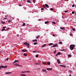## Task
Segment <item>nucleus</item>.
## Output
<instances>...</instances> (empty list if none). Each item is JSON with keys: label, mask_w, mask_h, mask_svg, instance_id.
<instances>
[{"label": "nucleus", "mask_w": 76, "mask_h": 76, "mask_svg": "<svg viewBox=\"0 0 76 76\" xmlns=\"http://www.w3.org/2000/svg\"><path fill=\"white\" fill-rule=\"evenodd\" d=\"M39 21L41 20L39 19Z\"/></svg>", "instance_id": "e2e57ef3"}, {"label": "nucleus", "mask_w": 76, "mask_h": 76, "mask_svg": "<svg viewBox=\"0 0 76 76\" xmlns=\"http://www.w3.org/2000/svg\"><path fill=\"white\" fill-rule=\"evenodd\" d=\"M47 63L48 64V65H50V62H47Z\"/></svg>", "instance_id": "393cba45"}, {"label": "nucleus", "mask_w": 76, "mask_h": 76, "mask_svg": "<svg viewBox=\"0 0 76 76\" xmlns=\"http://www.w3.org/2000/svg\"><path fill=\"white\" fill-rule=\"evenodd\" d=\"M17 0V1H18V0Z\"/></svg>", "instance_id": "69168bd1"}, {"label": "nucleus", "mask_w": 76, "mask_h": 76, "mask_svg": "<svg viewBox=\"0 0 76 76\" xmlns=\"http://www.w3.org/2000/svg\"><path fill=\"white\" fill-rule=\"evenodd\" d=\"M6 74H10V72H5Z\"/></svg>", "instance_id": "c756f323"}, {"label": "nucleus", "mask_w": 76, "mask_h": 76, "mask_svg": "<svg viewBox=\"0 0 76 76\" xmlns=\"http://www.w3.org/2000/svg\"><path fill=\"white\" fill-rule=\"evenodd\" d=\"M57 62L58 64H60V60H59V59H57Z\"/></svg>", "instance_id": "423d86ee"}, {"label": "nucleus", "mask_w": 76, "mask_h": 76, "mask_svg": "<svg viewBox=\"0 0 76 76\" xmlns=\"http://www.w3.org/2000/svg\"><path fill=\"white\" fill-rule=\"evenodd\" d=\"M69 76H72V75H69Z\"/></svg>", "instance_id": "680f3d73"}, {"label": "nucleus", "mask_w": 76, "mask_h": 76, "mask_svg": "<svg viewBox=\"0 0 76 76\" xmlns=\"http://www.w3.org/2000/svg\"><path fill=\"white\" fill-rule=\"evenodd\" d=\"M56 50H55L54 51V53L55 54H56Z\"/></svg>", "instance_id": "ea45409f"}, {"label": "nucleus", "mask_w": 76, "mask_h": 76, "mask_svg": "<svg viewBox=\"0 0 76 76\" xmlns=\"http://www.w3.org/2000/svg\"><path fill=\"white\" fill-rule=\"evenodd\" d=\"M68 57H72V55H69L68 56Z\"/></svg>", "instance_id": "b1692460"}, {"label": "nucleus", "mask_w": 76, "mask_h": 76, "mask_svg": "<svg viewBox=\"0 0 76 76\" xmlns=\"http://www.w3.org/2000/svg\"><path fill=\"white\" fill-rule=\"evenodd\" d=\"M48 22H49L48 21H46L45 22V24H47V23H48Z\"/></svg>", "instance_id": "a211bd4d"}, {"label": "nucleus", "mask_w": 76, "mask_h": 76, "mask_svg": "<svg viewBox=\"0 0 76 76\" xmlns=\"http://www.w3.org/2000/svg\"><path fill=\"white\" fill-rule=\"evenodd\" d=\"M38 42H35L34 43V45H36L37 44Z\"/></svg>", "instance_id": "f3484780"}, {"label": "nucleus", "mask_w": 76, "mask_h": 76, "mask_svg": "<svg viewBox=\"0 0 76 76\" xmlns=\"http://www.w3.org/2000/svg\"><path fill=\"white\" fill-rule=\"evenodd\" d=\"M59 44H62V42H59Z\"/></svg>", "instance_id": "bb28decb"}, {"label": "nucleus", "mask_w": 76, "mask_h": 76, "mask_svg": "<svg viewBox=\"0 0 76 76\" xmlns=\"http://www.w3.org/2000/svg\"><path fill=\"white\" fill-rule=\"evenodd\" d=\"M60 29H62V30H64L65 29V28H64V27H60Z\"/></svg>", "instance_id": "0eeeda50"}, {"label": "nucleus", "mask_w": 76, "mask_h": 76, "mask_svg": "<svg viewBox=\"0 0 76 76\" xmlns=\"http://www.w3.org/2000/svg\"><path fill=\"white\" fill-rule=\"evenodd\" d=\"M8 22H11V20H8Z\"/></svg>", "instance_id": "3c124183"}, {"label": "nucleus", "mask_w": 76, "mask_h": 76, "mask_svg": "<svg viewBox=\"0 0 76 76\" xmlns=\"http://www.w3.org/2000/svg\"><path fill=\"white\" fill-rule=\"evenodd\" d=\"M55 47H57L58 46V45L57 44H56L55 45Z\"/></svg>", "instance_id": "2f4dec72"}, {"label": "nucleus", "mask_w": 76, "mask_h": 76, "mask_svg": "<svg viewBox=\"0 0 76 76\" xmlns=\"http://www.w3.org/2000/svg\"><path fill=\"white\" fill-rule=\"evenodd\" d=\"M22 73H30V71H25L24 72H22Z\"/></svg>", "instance_id": "20e7f679"}, {"label": "nucleus", "mask_w": 76, "mask_h": 76, "mask_svg": "<svg viewBox=\"0 0 76 76\" xmlns=\"http://www.w3.org/2000/svg\"><path fill=\"white\" fill-rule=\"evenodd\" d=\"M22 52H27L28 50H25V49H23L22 50Z\"/></svg>", "instance_id": "39448f33"}, {"label": "nucleus", "mask_w": 76, "mask_h": 76, "mask_svg": "<svg viewBox=\"0 0 76 76\" xmlns=\"http://www.w3.org/2000/svg\"><path fill=\"white\" fill-rule=\"evenodd\" d=\"M20 6H22V5H19Z\"/></svg>", "instance_id": "bf43d9fd"}, {"label": "nucleus", "mask_w": 76, "mask_h": 76, "mask_svg": "<svg viewBox=\"0 0 76 76\" xmlns=\"http://www.w3.org/2000/svg\"><path fill=\"white\" fill-rule=\"evenodd\" d=\"M37 39L33 40V42H37Z\"/></svg>", "instance_id": "2eb2a0df"}, {"label": "nucleus", "mask_w": 76, "mask_h": 76, "mask_svg": "<svg viewBox=\"0 0 76 76\" xmlns=\"http://www.w3.org/2000/svg\"><path fill=\"white\" fill-rule=\"evenodd\" d=\"M25 23H24L23 24V26H25Z\"/></svg>", "instance_id": "e433bc0d"}, {"label": "nucleus", "mask_w": 76, "mask_h": 76, "mask_svg": "<svg viewBox=\"0 0 76 76\" xmlns=\"http://www.w3.org/2000/svg\"><path fill=\"white\" fill-rule=\"evenodd\" d=\"M9 60V58H7V60Z\"/></svg>", "instance_id": "6e6d98bb"}, {"label": "nucleus", "mask_w": 76, "mask_h": 76, "mask_svg": "<svg viewBox=\"0 0 76 76\" xmlns=\"http://www.w3.org/2000/svg\"><path fill=\"white\" fill-rule=\"evenodd\" d=\"M1 23H2V24H4V23H5V22H1Z\"/></svg>", "instance_id": "5701e85b"}, {"label": "nucleus", "mask_w": 76, "mask_h": 76, "mask_svg": "<svg viewBox=\"0 0 76 76\" xmlns=\"http://www.w3.org/2000/svg\"><path fill=\"white\" fill-rule=\"evenodd\" d=\"M72 7H75V4L72 5Z\"/></svg>", "instance_id": "a19ab883"}, {"label": "nucleus", "mask_w": 76, "mask_h": 76, "mask_svg": "<svg viewBox=\"0 0 76 76\" xmlns=\"http://www.w3.org/2000/svg\"><path fill=\"white\" fill-rule=\"evenodd\" d=\"M58 55H60L61 54V53L59 52L58 53Z\"/></svg>", "instance_id": "c85d7f7f"}, {"label": "nucleus", "mask_w": 76, "mask_h": 76, "mask_svg": "<svg viewBox=\"0 0 76 76\" xmlns=\"http://www.w3.org/2000/svg\"><path fill=\"white\" fill-rule=\"evenodd\" d=\"M53 47H56V46H55V45L53 44V46H52Z\"/></svg>", "instance_id": "72a5a7b5"}, {"label": "nucleus", "mask_w": 76, "mask_h": 76, "mask_svg": "<svg viewBox=\"0 0 76 76\" xmlns=\"http://www.w3.org/2000/svg\"><path fill=\"white\" fill-rule=\"evenodd\" d=\"M45 6H46V7H47L48 8L49 7V6H48V5H47V4H45Z\"/></svg>", "instance_id": "9d476101"}, {"label": "nucleus", "mask_w": 76, "mask_h": 76, "mask_svg": "<svg viewBox=\"0 0 76 76\" xmlns=\"http://www.w3.org/2000/svg\"><path fill=\"white\" fill-rule=\"evenodd\" d=\"M33 53H37V51H33Z\"/></svg>", "instance_id": "37998d69"}, {"label": "nucleus", "mask_w": 76, "mask_h": 76, "mask_svg": "<svg viewBox=\"0 0 76 76\" xmlns=\"http://www.w3.org/2000/svg\"><path fill=\"white\" fill-rule=\"evenodd\" d=\"M60 66H61L62 67H64L65 68H66V66L64 65H60Z\"/></svg>", "instance_id": "ddd939ff"}, {"label": "nucleus", "mask_w": 76, "mask_h": 76, "mask_svg": "<svg viewBox=\"0 0 76 76\" xmlns=\"http://www.w3.org/2000/svg\"><path fill=\"white\" fill-rule=\"evenodd\" d=\"M72 31H75V29L74 28H72Z\"/></svg>", "instance_id": "473e14b6"}, {"label": "nucleus", "mask_w": 76, "mask_h": 76, "mask_svg": "<svg viewBox=\"0 0 76 76\" xmlns=\"http://www.w3.org/2000/svg\"><path fill=\"white\" fill-rule=\"evenodd\" d=\"M7 19V18H6V17L5 18H4V20H6Z\"/></svg>", "instance_id": "4c0bfd02"}, {"label": "nucleus", "mask_w": 76, "mask_h": 76, "mask_svg": "<svg viewBox=\"0 0 76 76\" xmlns=\"http://www.w3.org/2000/svg\"><path fill=\"white\" fill-rule=\"evenodd\" d=\"M47 70H51V69L50 68H48L46 69Z\"/></svg>", "instance_id": "dca6fc26"}, {"label": "nucleus", "mask_w": 76, "mask_h": 76, "mask_svg": "<svg viewBox=\"0 0 76 76\" xmlns=\"http://www.w3.org/2000/svg\"><path fill=\"white\" fill-rule=\"evenodd\" d=\"M6 28V26H4L3 28V29H5V28Z\"/></svg>", "instance_id": "58836bf2"}, {"label": "nucleus", "mask_w": 76, "mask_h": 76, "mask_svg": "<svg viewBox=\"0 0 76 76\" xmlns=\"http://www.w3.org/2000/svg\"><path fill=\"white\" fill-rule=\"evenodd\" d=\"M70 35H71V36H72V34H70Z\"/></svg>", "instance_id": "0e129e2a"}, {"label": "nucleus", "mask_w": 76, "mask_h": 76, "mask_svg": "<svg viewBox=\"0 0 76 76\" xmlns=\"http://www.w3.org/2000/svg\"><path fill=\"white\" fill-rule=\"evenodd\" d=\"M72 14H74V13H75V12L73 11L72 12Z\"/></svg>", "instance_id": "a18cd8bd"}, {"label": "nucleus", "mask_w": 76, "mask_h": 76, "mask_svg": "<svg viewBox=\"0 0 76 76\" xmlns=\"http://www.w3.org/2000/svg\"><path fill=\"white\" fill-rule=\"evenodd\" d=\"M42 64H45V65H47V63H45V62H43L42 63Z\"/></svg>", "instance_id": "9b49d317"}, {"label": "nucleus", "mask_w": 76, "mask_h": 76, "mask_svg": "<svg viewBox=\"0 0 76 76\" xmlns=\"http://www.w3.org/2000/svg\"><path fill=\"white\" fill-rule=\"evenodd\" d=\"M52 23H53V24H56V23H55V22L53 21L52 22Z\"/></svg>", "instance_id": "c9c22d12"}, {"label": "nucleus", "mask_w": 76, "mask_h": 76, "mask_svg": "<svg viewBox=\"0 0 76 76\" xmlns=\"http://www.w3.org/2000/svg\"><path fill=\"white\" fill-rule=\"evenodd\" d=\"M18 67H21L22 66H21L19 64H18Z\"/></svg>", "instance_id": "c03bdc74"}, {"label": "nucleus", "mask_w": 76, "mask_h": 76, "mask_svg": "<svg viewBox=\"0 0 76 76\" xmlns=\"http://www.w3.org/2000/svg\"><path fill=\"white\" fill-rule=\"evenodd\" d=\"M16 62H19L18 61V60H15L14 62H13V63H16Z\"/></svg>", "instance_id": "6e6552de"}, {"label": "nucleus", "mask_w": 76, "mask_h": 76, "mask_svg": "<svg viewBox=\"0 0 76 76\" xmlns=\"http://www.w3.org/2000/svg\"><path fill=\"white\" fill-rule=\"evenodd\" d=\"M20 76H26V75H23V74H21L20 75Z\"/></svg>", "instance_id": "a878e982"}, {"label": "nucleus", "mask_w": 76, "mask_h": 76, "mask_svg": "<svg viewBox=\"0 0 76 76\" xmlns=\"http://www.w3.org/2000/svg\"><path fill=\"white\" fill-rule=\"evenodd\" d=\"M5 61H6V59H5Z\"/></svg>", "instance_id": "338daca9"}, {"label": "nucleus", "mask_w": 76, "mask_h": 76, "mask_svg": "<svg viewBox=\"0 0 76 76\" xmlns=\"http://www.w3.org/2000/svg\"><path fill=\"white\" fill-rule=\"evenodd\" d=\"M67 12H68V11H65V13H67Z\"/></svg>", "instance_id": "de8ad7c7"}, {"label": "nucleus", "mask_w": 76, "mask_h": 76, "mask_svg": "<svg viewBox=\"0 0 76 76\" xmlns=\"http://www.w3.org/2000/svg\"><path fill=\"white\" fill-rule=\"evenodd\" d=\"M58 53L56 55V56H58Z\"/></svg>", "instance_id": "603ef678"}, {"label": "nucleus", "mask_w": 76, "mask_h": 76, "mask_svg": "<svg viewBox=\"0 0 76 76\" xmlns=\"http://www.w3.org/2000/svg\"><path fill=\"white\" fill-rule=\"evenodd\" d=\"M43 7L45 9H47V7H45V5H43Z\"/></svg>", "instance_id": "4468645a"}, {"label": "nucleus", "mask_w": 76, "mask_h": 76, "mask_svg": "<svg viewBox=\"0 0 76 76\" xmlns=\"http://www.w3.org/2000/svg\"><path fill=\"white\" fill-rule=\"evenodd\" d=\"M75 45H71L70 47L71 50H73L74 49V48L75 47Z\"/></svg>", "instance_id": "f257e3e1"}, {"label": "nucleus", "mask_w": 76, "mask_h": 76, "mask_svg": "<svg viewBox=\"0 0 76 76\" xmlns=\"http://www.w3.org/2000/svg\"><path fill=\"white\" fill-rule=\"evenodd\" d=\"M28 3H31V1H30V0H28L27 1Z\"/></svg>", "instance_id": "1a4fd4ad"}, {"label": "nucleus", "mask_w": 76, "mask_h": 76, "mask_svg": "<svg viewBox=\"0 0 76 76\" xmlns=\"http://www.w3.org/2000/svg\"><path fill=\"white\" fill-rule=\"evenodd\" d=\"M24 56H27V54H26V53H24L23 54Z\"/></svg>", "instance_id": "4be33fe9"}, {"label": "nucleus", "mask_w": 76, "mask_h": 76, "mask_svg": "<svg viewBox=\"0 0 76 76\" xmlns=\"http://www.w3.org/2000/svg\"><path fill=\"white\" fill-rule=\"evenodd\" d=\"M1 30H2V31H6V30H5V29L3 28V29H2Z\"/></svg>", "instance_id": "412c9836"}, {"label": "nucleus", "mask_w": 76, "mask_h": 76, "mask_svg": "<svg viewBox=\"0 0 76 76\" xmlns=\"http://www.w3.org/2000/svg\"><path fill=\"white\" fill-rule=\"evenodd\" d=\"M9 29H10V28H7V30H9Z\"/></svg>", "instance_id": "4d7b16f0"}, {"label": "nucleus", "mask_w": 76, "mask_h": 76, "mask_svg": "<svg viewBox=\"0 0 76 76\" xmlns=\"http://www.w3.org/2000/svg\"><path fill=\"white\" fill-rule=\"evenodd\" d=\"M46 45V44H45L44 45L42 46V48H43V47H45V46Z\"/></svg>", "instance_id": "f8f14e48"}, {"label": "nucleus", "mask_w": 76, "mask_h": 76, "mask_svg": "<svg viewBox=\"0 0 76 76\" xmlns=\"http://www.w3.org/2000/svg\"><path fill=\"white\" fill-rule=\"evenodd\" d=\"M33 1L34 3H35V1L34 0Z\"/></svg>", "instance_id": "49530a36"}, {"label": "nucleus", "mask_w": 76, "mask_h": 76, "mask_svg": "<svg viewBox=\"0 0 76 76\" xmlns=\"http://www.w3.org/2000/svg\"><path fill=\"white\" fill-rule=\"evenodd\" d=\"M53 37H54V36H55V35H54V34H53Z\"/></svg>", "instance_id": "13d9d810"}, {"label": "nucleus", "mask_w": 76, "mask_h": 76, "mask_svg": "<svg viewBox=\"0 0 76 76\" xmlns=\"http://www.w3.org/2000/svg\"><path fill=\"white\" fill-rule=\"evenodd\" d=\"M38 54L36 55L35 56L36 57H37V58L38 57Z\"/></svg>", "instance_id": "f704fd0d"}, {"label": "nucleus", "mask_w": 76, "mask_h": 76, "mask_svg": "<svg viewBox=\"0 0 76 76\" xmlns=\"http://www.w3.org/2000/svg\"><path fill=\"white\" fill-rule=\"evenodd\" d=\"M19 34H17V37H19Z\"/></svg>", "instance_id": "864d4df0"}, {"label": "nucleus", "mask_w": 76, "mask_h": 76, "mask_svg": "<svg viewBox=\"0 0 76 76\" xmlns=\"http://www.w3.org/2000/svg\"><path fill=\"white\" fill-rule=\"evenodd\" d=\"M24 45H26L27 46H28V48H29V44L28 43H27L26 42H25L24 43Z\"/></svg>", "instance_id": "f03ea898"}, {"label": "nucleus", "mask_w": 76, "mask_h": 76, "mask_svg": "<svg viewBox=\"0 0 76 76\" xmlns=\"http://www.w3.org/2000/svg\"><path fill=\"white\" fill-rule=\"evenodd\" d=\"M53 10H54V9H53V8H51L50 9V10H51V11Z\"/></svg>", "instance_id": "7c9ffc66"}, {"label": "nucleus", "mask_w": 76, "mask_h": 76, "mask_svg": "<svg viewBox=\"0 0 76 76\" xmlns=\"http://www.w3.org/2000/svg\"><path fill=\"white\" fill-rule=\"evenodd\" d=\"M41 10H44V8H42Z\"/></svg>", "instance_id": "8fccbe9b"}, {"label": "nucleus", "mask_w": 76, "mask_h": 76, "mask_svg": "<svg viewBox=\"0 0 76 76\" xmlns=\"http://www.w3.org/2000/svg\"><path fill=\"white\" fill-rule=\"evenodd\" d=\"M15 66H18V64H15Z\"/></svg>", "instance_id": "09e8293b"}, {"label": "nucleus", "mask_w": 76, "mask_h": 76, "mask_svg": "<svg viewBox=\"0 0 76 76\" xmlns=\"http://www.w3.org/2000/svg\"><path fill=\"white\" fill-rule=\"evenodd\" d=\"M36 64H38V63H36Z\"/></svg>", "instance_id": "052dcab7"}, {"label": "nucleus", "mask_w": 76, "mask_h": 76, "mask_svg": "<svg viewBox=\"0 0 76 76\" xmlns=\"http://www.w3.org/2000/svg\"><path fill=\"white\" fill-rule=\"evenodd\" d=\"M53 45V43H51L49 44V45Z\"/></svg>", "instance_id": "aec40b11"}, {"label": "nucleus", "mask_w": 76, "mask_h": 76, "mask_svg": "<svg viewBox=\"0 0 76 76\" xmlns=\"http://www.w3.org/2000/svg\"><path fill=\"white\" fill-rule=\"evenodd\" d=\"M42 71L43 72H46V71H47V70H45V69H43L42 70Z\"/></svg>", "instance_id": "cd10ccee"}, {"label": "nucleus", "mask_w": 76, "mask_h": 76, "mask_svg": "<svg viewBox=\"0 0 76 76\" xmlns=\"http://www.w3.org/2000/svg\"><path fill=\"white\" fill-rule=\"evenodd\" d=\"M7 66H1L0 67H1V68H4V69H7Z\"/></svg>", "instance_id": "7ed1b4c3"}, {"label": "nucleus", "mask_w": 76, "mask_h": 76, "mask_svg": "<svg viewBox=\"0 0 76 76\" xmlns=\"http://www.w3.org/2000/svg\"><path fill=\"white\" fill-rule=\"evenodd\" d=\"M62 51H66V50L65 49H63L62 50Z\"/></svg>", "instance_id": "5fc2aeb1"}, {"label": "nucleus", "mask_w": 76, "mask_h": 76, "mask_svg": "<svg viewBox=\"0 0 76 76\" xmlns=\"http://www.w3.org/2000/svg\"><path fill=\"white\" fill-rule=\"evenodd\" d=\"M62 19H64V16H62Z\"/></svg>", "instance_id": "79ce46f5"}, {"label": "nucleus", "mask_w": 76, "mask_h": 76, "mask_svg": "<svg viewBox=\"0 0 76 76\" xmlns=\"http://www.w3.org/2000/svg\"><path fill=\"white\" fill-rule=\"evenodd\" d=\"M40 37V36H38L36 37V39H38L39 38V37Z\"/></svg>", "instance_id": "6ab92c4d"}]
</instances>
